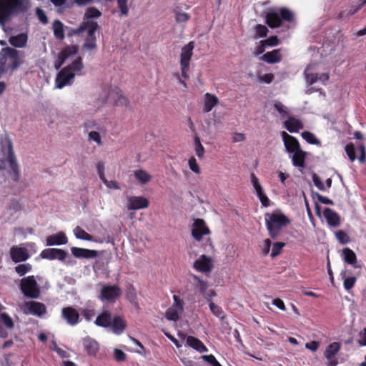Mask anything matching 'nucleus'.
I'll return each mask as SVG.
<instances>
[{
  "label": "nucleus",
  "mask_w": 366,
  "mask_h": 366,
  "mask_svg": "<svg viewBox=\"0 0 366 366\" xmlns=\"http://www.w3.org/2000/svg\"><path fill=\"white\" fill-rule=\"evenodd\" d=\"M30 6V0H0V27L6 31V24L11 18L26 13Z\"/></svg>",
  "instance_id": "1"
},
{
  "label": "nucleus",
  "mask_w": 366,
  "mask_h": 366,
  "mask_svg": "<svg viewBox=\"0 0 366 366\" xmlns=\"http://www.w3.org/2000/svg\"><path fill=\"white\" fill-rule=\"evenodd\" d=\"M6 143V157L4 159H0V183L5 180L6 172L9 173L14 182H18L19 179V169L13 149L12 142L11 140H8Z\"/></svg>",
  "instance_id": "2"
},
{
  "label": "nucleus",
  "mask_w": 366,
  "mask_h": 366,
  "mask_svg": "<svg viewBox=\"0 0 366 366\" xmlns=\"http://www.w3.org/2000/svg\"><path fill=\"white\" fill-rule=\"evenodd\" d=\"M290 223V219L282 213L272 212L265 214L266 227L272 239H276L280 234L282 228Z\"/></svg>",
  "instance_id": "3"
},
{
  "label": "nucleus",
  "mask_w": 366,
  "mask_h": 366,
  "mask_svg": "<svg viewBox=\"0 0 366 366\" xmlns=\"http://www.w3.org/2000/svg\"><path fill=\"white\" fill-rule=\"evenodd\" d=\"M265 23L269 27L275 29L281 26L282 21L292 22L294 14L286 7L280 8L279 12L271 9L265 15Z\"/></svg>",
  "instance_id": "4"
},
{
  "label": "nucleus",
  "mask_w": 366,
  "mask_h": 366,
  "mask_svg": "<svg viewBox=\"0 0 366 366\" xmlns=\"http://www.w3.org/2000/svg\"><path fill=\"white\" fill-rule=\"evenodd\" d=\"M0 62L6 69H17L21 64L19 51L9 46L2 48L0 51Z\"/></svg>",
  "instance_id": "5"
},
{
  "label": "nucleus",
  "mask_w": 366,
  "mask_h": 366,
  "mask_svg": "<svg viewBox=\"0 0 366 366\" xmlns=\"http://www.w3.org/2000/svg\"><path fill=\"white\" fill-rule=\"evenodd\" d=\"M19 288L24 296L36 299L40 296V287L34 277L31 275L20 280Z\"/></svg>",
  "instance_id": "6"
},
{
  "label": "nucleus",
  "mask_w": 366,
  "mask_h": 366,
  "mask_svg": "<svg viewBox=\"0 0 366 366\" xmlns=\"http://www.w3.org/2000/svg\"><path fill=\"white\" fill-rule=\"evenodd\" d=\"M194 48V41H189L182 48L180 54L181 74L184 79L189 78L188 71L189 69V62L193 54L192 51Z\"/></svg>",
  "instance_id": "7"
},
{
  "label": "nucleus",
  "mask_w": 366,
  "mask_h": 366,
  "mask_svg": "<svg viewBox=\"0 0 366 366\" xmlns=\"http://www.w3.org/2000/svg\"><path fill=\"white\" fill-rule=\"evenodd\" d=\"M173 304L165 312V317L170 321L177 322L184 312V302L179 296L173 295Z\"/></svg>",
  "instance_id": "8"
},
{
  "label": "nucleus",
  "mask_w": 366,
  "mask_h": 366,
  "mask_svg": "<svg viewBox=\"0 0 366 366\" xmlns=\"http://www.w3.org/2000/svg\"><path fill=\"white\" fill-rule=\"evenodd\" d=\"M121 295L122 290L118 285H104L100 290L99 298L102 301L114 303L121 297Z\"/></svg>",
  "instance_id": "9"
},
{
  "label": "nucleus",
  "mask_w": 366,
  "mask_h": 366,
  "mask_svg": "<svg viewBox=\"0 0 366 366\" xmlns=\"http://www.w3.org/2000/svg\"><path fill=\"white\" fill-rule=\"evenodd\" d=\"M99 29L98 23L95 21H82L80 26L74 29L72 31L73 34L79 35L83 31H86V38H97L95 33Z\"/></svg>",
  "instance_id": "10"
},
{
  "label": "nucleus",
  "mask_w": 366,
  "mask_h": 366,
  "mask_svg": "<svg viewBox=\"0 0 366 366\" xmlns=\"http://www.w3.org/2000/svg\"><path fill=\"white\" fill-rule=\"evenodd\" d=\"M75 78V74L71 73L67 69L64 67L57 74L55 79V86L58 89L71 85Z\"/></svg>",
  "instance_id": "11"
},
{
  "label": "nucleus",
  "mask_w": 366,
  "mask_h": 366,
  "mask_svg": "<svg viewBox=\"0 0 366 366\" xmlns=\"http://www.w3.org/2000/svg\"><path fill=\"white\" fill-rule=\"evenodd\" d=\"M210 230L202 219H195L192 224V235L194 239L199 242L204 235L209 234Z\"/></svg>",
  "instance_id": "12"
},
{
  "label": "nucleus",
  "mask_w": 366,
  "mask_h": 366,
  "mask_svg": "<svg viewBox=\"0 0 366 366\" xmlns=\"http://www.w3.org/2000/svg\"><path fill=\"white\" fill-rule=\"evenodd\" d=\"M214 264L212 259L205 254L201 255L194 262L193 267L202 273H209L213 269Z\"/></svg>",
  "instance_id": "13"
},
{
  "label": "nucleus",
  "mask_w": 366,
  "mask_h": 366,
  "mask_svg": "<svg viewBox=\"0 0 366 366\" xmlns=\"http://www.w3.org/2000/svg\"><path fill=\"white\" fill-rule=\"evenodd\" d=\"M341 349V345L340 342H334L328 345L326 347L324 356L329 360V366H337L338 365V360L335 357L336 355L339 352Z\"/></svg>",
  "instance_id": "14"
},
{
  "label": "nucleus",
  "mask_w": 366,
  "mask_h": 366,
  "mask_svg": "<svg viewBox=\"0 0 366 366\" xmlns=\"http://www.w3.org/2000/svg\"><path fill=\"white\" fill-rule=\"evenodd\" d=\"M67 256V252L62 249L48 248L41 251L40 257L50 260L59 259L64 261Z\"/></svg>",
  "instance_id": "15"
},
{
  "label": "nucleus",
  "mask_w": 366,
  "mask_h": 366,
  "mask_svg": "<svg viewBox=\"0 0 366 366\" xmlns=\"http://www.w3.org/2000/svg\"><path fill=\"white\" fill-rule=\"evenodd\" d=\"M61 317L71 326H74L79 322V314L72 307H64L61 310Z\"/></svg>",
  "instance_id": "16"
},
{
  "label": "nucleus",
  "mask_w": 366,
  "mask_h": 366,
  "mask_svg": "<svg viewBox=\"0 0 366 366\" xmlns=\"http://www.w3.org/2000/svg\"><path fill=\"white\" fill-rule=\"evenodd\" d=\"M149 200L142 196H131L128 198L127 208L129 210H137L149 207Z\"/></svg>",
  "instance_id": "17"
},
{
  "label": "nucleus",
  "mask_w": 366,
  "mask_h": 366,
  "mask_svg": "<svg viewBox=\"0 0 366 366\" xmlns=\"http://www.w3.org/2000/svg\"><path fill=\"white\" fill-rule=\"evenodd\" d=\"M281 136L288 153H293L301 149L298 140L295 137L288 134L285 131L281 132Z\"/></svg>",
  "instance_id": "18"
},
{
  "label": "nucleus",
  "mask_w": 366,
  "mask_h": 366,
  "mask_svg": "<svg viewBox=\"0 0 366 366\" xmlns=\"http://www.w3.org/2000/svg\"><path fill=\"white\" fill-rule=\"evenodd\" d=\"M25 307L27 310V311L25 312L26 314L41 317L46 313V307L44 304L39 302H27L25 304Z\"/></svg>",
  "instance_id": "19"
},
{
  "label": "nucleus",
  "mask_w": 366,
  "mask_h": 366,
  "mask_svg": "<svg viewBox=\"0 0 366 366\" xmlns=\"http://www.w3.org/2000/svg\"><path fill=\"white\" fill-rule=\"evenodd\" d=\"M10 256L13 262H24L29 258L28 249L25 247L13 246L10 249Z\"/></svg>",
  "instance_id": "20"
},
{
  "label": "nucleus",
  "mask_w": 366,
  "mask_h": 366,
  "mask_svg": "<svg viewBox=\"0 0 366 366\" xmlns=\"http://www.w3.org/2000/svg\"><path fill=\"white\" fill-rule=\"evenodd\" d=\"M71 253L76 258L92 259L98 256V252L96 250L76 247L71 248Z\"/></svg>",
  "instance_id": "21"
},
{
  "label": "nucleus",
  "mask_w": 366,
  "mask_h": 366,
  "mask_svg": "<svg viewBox=\"0 0 366 366\" xmlns=\"http://www.w3.org/2000/svg\"><path fill=\"white\" fill-rule=\"evenodd\" d=\"M323 215L331 227H338L340 224V217L337 212L330 208H325L323 211Z\"/></svg>",
  "instance_id": "22"
},
{
  "label": "nucleus",
  "mask_w": 366,
  "mask_h": 366,
  "mask_svg": "<svg viewBox=\"0 0 366 366\" xmlns=\"http://www.w3.org/2000/svg\"><path fill=\"white\" fill-rule=\"evenodd\" d=\"M260 59L268 64L280 62L282 59L281 49H274L271 51L266 52L260 57Z\"/></svg>",
  "instance_id": "23"
},
{
  "label": "nucleus",
  "mask_w": 366,
  "mask_h": 366,
  "mask_svg": "<svg viewBox=\"0 0 366 366\" xmlns=\"http://www.w3.org/2000/svg\"><path fill=\"white\" fill-rule=\"evenodd\" d=\"M46 245H61L65 244L68 242V239L63 232H59L58 233L52 235H49L46 239Z\"/></svg>",
  "instance_id": "24"
},
{
  "label": "nucleus",
  "mask_w": 366,
  "mask_h": 366,
  "mask_svg": "<svg viewBox=\"0 0 366 366\" xmlns=\"http://www.w3.org/2000/svg\"><path fill=\"white\" fill-rule=\"evenodd\" d=\"M83 345L87 354L91 356H95L99 350L98 342L90 337L83 339Z\"/></svg>",
  "instance_id": "25"
},
{
  "label": "nucleus",
  "mask_w": 366,
  "mask_h": 366,
  "mask_svg": "<svg viewBox=\"0 0 366 366\" xmlns=\"http://www.w3.org/2000/svg\"><path fill=\"white\" fill-rule=\"evenodd\" d=\"M284 127L290 132L295 133L300 129H303L304 125L300 119L293 117H289V118L284 122Z\"/></svg>",
  "instance_id": "26"
},
{
  "label": "nucleus",
  "mask_w": 366,
  "mask_h": 366,
  "mask_svg": "<svg viewBox=\"0 0 366 366\" xmlns=\"http://www.w3.org/2000/svg\"><path fill=\"white\" fill-rule=\"evenodd\" d=\"M292 154V164L296 167L305 168L306 166L305 159L307 157V152L300 149V150L295 152Z\"/></svg>",
  "instance_id": "27"
},
{
  "label": "nucleus",
  "mask_w": 366,
  "mask_h": 366,
  "mask_svg": "<svg viewBox=\"0 0 366 366\" xmlns=\"http://www.w3.org/2000/svg\"><path fill=\"white\" fill-rule=\"evenodd\" d=\"M112 314L109 311L105 310L97 316L95 324L102 327H109L112 325Z\"/></svg>",
  "instance_id": "28"
},
{
  "label": "nucleus",
  "mask_w": 366,
  "mask_h": 366,
  "mask_svg": "<svg viewBox=\"0 0 366 366\" xmlns=\"http://www.w3.org/2000/svg\"><path fill=\"white\" fill-rule=\"evenodd\" d=\"M27 35L24 33H21L16 36H11L9 39V44L14 46L18 48H22L24 47L27 42Z\"/></svg>",
  "instance_id": "29"
},
{
  "label": "nucleus",
  "mask_w": 366,
  "mask_h": 366,
  "mask_svg": "<svg viewBox=\"0 0 366 366\" xmlns=\"http://www.w3.org/2000/svg\"><path fill=\"white\" fill-rule=\"evenodd\" d=\"M187 344L199 352L208 351L207 347L202 343V342L195 337L189 336L187 338Z\"/></svg>",
  "instance_id": "30"
},
{
  "label": "nucleus",
  "mask_w": 366,
  "mask_h": 366,
  "mask_svg": "<svg viewBox=\"0 0 366 366\" xmlns=\"http://www.w3.org/2000/svg\"><path fill=\"white\" fill-rule=\"evenodd\" d=\"M68 71H70L71 73L75 74L76 75H81V70L84 68V64L82 62V58L79 56L76 59H74L71 64L65 66Z\"/></svg>",
  "instance_id": "31"
},
{
  "label": "nucleus",
  "mask_w": 366,
  "mask_h": 366,
  "mask_svg": "<svg viewBox=\"0 0 366 366\" xmlns=\"http://www.w3.org/2000/svg\"><path fill=\"white\" fill-rule=\"evenodd\" d=\"M218 98L215 95L207 93L204 95V112H209L218 104Z\"/></svg>",
  "instance_id": "32"
},
{
  "label": "nucleus",
  "mask_w": 366,
  "mask_h": 366,
  "mask_svg": "<svg viewBox=\"0 0 366 366\" xmlns=\"http://www.w3.org/2000/svg\"><path fill=\"white\" fill-rule=\"evenodd\" d=\"M112 330L116 334H121L123 332L126 327V323L123 319L119 316H114L112 320Z\"/></svg>",
  "instance_id": "33"
},
{
  "label": "nucleus",
  "mask_w": 366,
  "mask_h": 366,
  "mask_svg": "<svg viewBox=\"0 0 366 366\" xmlns=\"http://www.w3.org/2000/svg\"><path fill=\"white\" fill-rule=\"evenodd\" d=\"M134 177L142 184H146L152 179V176L144 169H137L134 172Z\"/></svg>",
  "instance_id": "34"
},
{
  "label": "nucleus",
  "mask_w": 366,
  "mask_h": 366,
  "mask_svg": "<svg viewBox=\"0 0 366 366\" xmlns=\"http://www.w3.org/2000/svg\"><path fill=\"white\" fill-rule=\"evenodd\" d=\"M102 16V12L96 7H88L83 17V21H93L92 19H97Z\"/></svg>",
  "instance_id": "35"
},
{
  "label": "nucleus",
  "mask_w": 366,
  "mask_h": 366,
  "mask_svg": "<svg viewBox=\"0 0 366 366\" xmlns=\"http://www.w3.org/2000/svg\"><path fill=\"white\" fill-rule=\"evenodd\" d=\"M342 256L345 262L351 265H355L357 263V256L353 250L346 247L342 249Z\"/></svg>",
  "instance_id": "36"
},
{
  "label": "nucleus",
  "mask_w": 366,
  "mask_h": 366,
  "mask_svg": "<svg viewBox=\"0 0 366 366\" xmlns=\"http://www.w3.org/2000/svg\"><path fill=\"white\" fill-rule=\"evenodd\" d=\"M346 274H347L346 271H342L340 273V276H341L342 279L343 280L344 288L346 290L349 291L355 286V285L357 282V278L354 276L347 277Z\"/></svg>",
  "instance_id": "37"
},
{
  "label": "nucleus",
  "mask_w": 366,
  "mask_h": 366,
  "mask_svg": "<svg viewBox=\"0 0 366 366\" xmlns=\"http://www.w3.org/2000/svg\"><path fill=\"white\" fill-rule=\"evenodd\" d=\"M53 31L54 36L60 40L64 39V24L59 20H55L53 23Z\"/></svg>",
  "instance_id": "38"
},
{
  "label": "nucleus",
  "mask_w": 366,
  "mask_h": 366,
  "mask_svg": "<svg viewBox=\"0 0 366 366\" xmlns=\"http://www.w3.org/2000/svg\"><path fill=\"white\" fill-rule=\"evenodd\" d=\"M79 51V47L76 45H71L63 49L60 52L59 55L63 57L65 60L68 58L76 55Z\"/></svg>",
  "instance_id": "39"
},
{
  "label": "nucleus",
  "mask_w": 366,
  "mask_h": 366,
  "mask_svg": "<svg viewBox=\"0 0 366 366\" xmlns=\"http://www.w3.org/2000/svg\"><path fill=\"white\" fill-rule=\"evenodd\" d=\"M74 233L77 239L86 240V241H95L94 240L92 236L87 233L86 231H84L81 227L77 226L74 229Z\"/></svg>",
  "instance_id": "40"
},
{
  "label": "nucleus",
  "mask_w": 366,
  "mask_h": 366,
  "mask_svg": "<svg viewBox=\"0 0 366 366\" xmlns=\"http://www.w3.org/2000/svg\"><path fill=\"white\" fill-rule=\"evenodd\" d=\"M117 98L115 99V105L117 106H127L129 103L128 99L122 94V91L119 88H115Z\"/></svg>",
  "instance_id": "41"
},
{
  "label": "nucleus",
  "mask_w": 366,
  "mask_h": 366,
  "mask_svg": "<svg viewBox=\"0 0 366 366\" xmlns=\"http://www.w3.org/2000/svg\"><path fill=\"white\" fill-rule=\"evenodd\" d=\"M194 144L196 155L199 158H202L204 157L205 150H204L203 145L201 143L200 138L198 136H196L194 137Z\"/></svg>",
  "instance_id": "42"
},
{
  "label": "nucleus",
  "mask_w": 366,
  "mask_h": 366,
  "mask_svg": "<svg viewBox=\"0 0 366 366\" xmlns=\"http://www.w3.org/2000/svg\"><path fill=\"white\" fill-rule=\"evenodd\" d=\"M302 137L310 144H320L319 140L315 136L310 132L305 131L302 133Z\"/></svg>",
  "instance_id": "43"
},
{
  "label": "nucleus",
  "mask_w": 366,
  "mask_h": 366,
  "mask_svg": "<svg viewBox=\"0 0 366 366\" xmlns=\"http://www.w3.org/2000/svg\"><path fill=\"white\" fill-rule=\"evenodd\" d=\"M32 267L30 264H21L15 267V271L19 276H24L27 272H30Z\"/></svg>",
  "instance_id": "44"
},
{
  "label": "nucleus",
  "mask_w": 366,
  "mask_h": 366,
  "mask_svg": "<svg viewBox=\"0 0 366 366\" xmlns=\"http://www.w3.org/2000/svg\"><path fill=\"white\" fill-rule=\"evenodd\" d=\"M118 8L120 11V16H127L129 14L128 0H117Z\"/></svg>",
  "instance_id": "45"
},
{
  "label": "nucleus",
  "mask_w": 366,
  "mask_h": 366,
  "mask_svg": "<svg viewBox=\"0 0 366 366\" xmlns=\"http://www.w3.org/2000/svg\"><path fill=\"white\" fill-rule=\"evenodd\" d=\"M337 239L341 244H347L350 242L349 235L343 230H338L335 232Z\"/></svg>",
  "instance_id": "46"
},
{
  "label": "nucleus",
  "mask_w": 366,
  "mask_h": 366,
  "mask_svg": "<svg viewBox=\"0 0 366 366\" xmlns=\"http://www.w3.org/2000/svg\"><path fill=\"white\" fill-rule=\"evenodd\" d=\"M212 313L217 317L224 319V311L222 307L215 305L214 302H210L209 305Z\"/></svg>",
  "instance_id": "47"
},
{
  "label": "nucleus",
  "mask_w": 366,
  "mask_h": 366,
  "mask_svg": "<svg viewBox=\"0 0 366 366\" xmlns=\"http://www.w3.org/2000/svg\"><path fill=\"white\" fill-rule=\"evenodd\" d=\"M97 47V38H86L85 39L84 43L83 44V49L86 50H94Z\"/></svg>",
  "instance_id": "48"
},
{
  "label": "nucleus",
  "mask_w": 366,
  "mask_h": 366,
  "mask_svg": "<svg viewBox=\"0 0 366 366\" xmlns=\"http://www.w3.org/2000/svg\"><path fill=\"white\" fill-rule=\"evenodd\" d=\"M345 152L351 162H354L356 159L355 149L352 143L347 144L345 147Z\"/></svg>",
  "instance_id": "49"
},
{
  "label": "nucleus",
  "mask_w": 366,
  "mask_h": 366,
  "mask_svg": "<svg viewBox=\"0 0 366 366\" xmlns=\"http://www.w3.org/2000/svg\"><path fill=\"white\" fill-rule=\"evenodd\" d=\"M0 320L7 328L12 329L14 327V322L7 313H1L0 315Z\"/></svg>",
  "instance_id": "50"
},
{
  "label": "nucleus",
  "mask_w": 366,
  "mask_h": 366,
  "mask_svg": "<svg viewBox=\"0 0 366 366\" xmlns=\"http://www.w3.org/2000/svg\"><path fill=\"white\" fill-rule=\"evenodd\" d=\"M285 244L284 242H277L274 243L272 245L271 257H275L277 255H279L281 253L282 249L285 247Z\"/></svg>",
  "instance_id": "51"
},
{
  "label": "nucleus",
  "mask_w": 366,
  "mask_h": 366,
  "mask_svg": "<svg viewBox=\"0 0 366 366\" xmlns=\"http://www.w3.org/2000/svg\"><path fill=\"white\" fill-rule=\"evenodd\" d=\"M305 79L307 83L309 85H312L319 79H321V77H319L318 73H307V71H305Z\"/></svg>",
  "instance_id": "52"
},
{
  "label": "nucleus",
  "mask_w": 366,
  "mask_h": 366,
  "mask_svg": "<svg viewBox=\"0 0 366 366\" xmlns=\"http://www.w3.org/2000/svg\"><path fill=\"white\" fill-rule=\"evenodd\" d=\"M268 33V29L262 24H257L255 26V34L258 37H266Z\"/></svg>",
  "instance_id": "53"
},
{
  "label": "nucleus",
  "mask_w": 366,
  "mask_h": 366,
  "mask_svg": "<svg viewBox=\"0 0 366 366\" xmlns=\"http://www.w3.org/2000/svg\"><path fill=\"white\" fill-rule=\"evenodd\" d=\"M251 180L253 187L256 190L257 195L261 194V193L264 192L262 186L259 182L258 178L255 176L254 173L251 174Z\"/></svg>",
  "instance_id": "54"
},
{
  "label": "nucleus",
  "mask_w": 366,
  "mask_h": 366,
  "mask_svg": "<svg viewBox=\"0 0 366 366\" xmlns=\"http://www.w3.org/2000/svg\"><path fill=\"white\" fill-rule=\"evenodd\" d=\"M267 46H275L280 44V40L277 36H271L267 39L262 40Z\"/></svg>",
  "instance_id": "55"
},
{
  "label": "nucleus",
  "mask_w": 366,
  "mask_h": 366,
  "mask_svg": "<svg viewBox=\"0 0 366 366\" xmlns=\"http://www.w3.org/2000/svg\"><path fill=\"white\" fill-rule=\"evenodd\" d=\"M189 169L196 174L200 173L199 167L197 162L196 159L194 157L189 158L188 161Z\"/></svg>",
  "instance_id": "56"
},
{
  "label": "nucleus",
  "mask_w": 366,
  "mask_h": 366,
  "mask_svg": "<svg viewBox=\"0 0 366 366\" xmlns=\"http://www.w3.org/2000/svg\"><path fill=\"white\" fill-rule=\"evenodd\" d=\"M89 139L90 141H94L97 143L98 145H102V142L99 132L95 131H92L89 133Z\"/></svg>",
  "instance_id": "57"
},
{
  "label": "nucleus",
  "mask_w": 366,
  "mask_h": 366,
  "mask_svg": "<svg viewBox=\"0 0 366 366\" xmlns=\"http://www.w3.org/2000/svg\"><path fill=\"white\" fill-rule=\"evenodd\" d=\"M36 14L39 20L42 24H46L48 23V18H47L45 12L44 11V10H42L40 8H36Z\"/></svg>",
  "instance_id": "58"
},
{
  "label": "nucleus",
  "mask_w": 366,
  "mask_h": 366,
  "mask_svg": "<svg viewBox=\"0 0 366 366\" xmlns=\"http://www.w3.org/2000/svg\"><path fill=\"white\" fill-rule=\"evenodd\" d=\"M190 16L185 12H177L175 16L176 21L178 23L186 22L189 19Z\"/></svg>",
  "instance_id": "59"
},
{
  "label": "nucleus",
  "mask_w": 366,
  "mask_h": 366,
  "mask_svg": "<svg viewBox=\"0 0 366 366\" xmlns=\"http://www.w3.org/2000/svg\"><path fill=\"white\" fill-rule=\"evenodd\" d=\"M271 245H272V242L269 239H266L264 241L262 245L261 246L262 254L264 256H267L269 254V252L270 251Z\"/></svg>",
  "instance_id": "60"
},
{
  "label": "nucleus",
  "mask_w": 366,
  "mask_h": 366,
  "mask_svg": "<svg viewBox=\"0 0 366 366\" xmlns=\"http://www.w3.org/2000/svg\"><path fill=\"white\" fill-rule=\"evenodd\" d=\"M312 181L315 184V185L321 191L325 190V187L320 178L316 174H314L312 175Z\"/></svg>",
  "instance_id": "61"
},
{
  "label": "nucleus",
  "mask_w": 366,
  "mask_h": 366,
  "mask_svg": "<svg viewBox=\"0 0 366 366\" xmlns=\"http://www.w3.org/2000/svg\"><path fill=\"white\" fill-rule=\"evenodd\" d=\"M114 359L118 362H123L126 360V354L119 349H115L114 352Z\"/></svg>",
  "instance_id": "62"
},
{
  "label": "nucleus",
  "mask_w": 366,
  "mask_h": 366,
  "mask_svg": "<svg viewBox=\"0 0 366 366\" xmlns=\"http://www.w3.org/2000/svg\"><path fill=\"white\" fill-rule=\"evenodd\" d=\"M366 4V0L360 4V5L357 7L352 6L350 10L347 11L346 17L350 18L351 16L357 13L362 6Z\"/></svg>",
  "instance_id": "63"
},
{
  "label": "nucleus",
  "mask_w": 366,
  "mask_h": 366,
  "mask_svg": "<svg viewBox=\"0 0 366 366\" xmlns=\"http://www.w3.org/2000/svg\"><path fill=\"white\" fill-rule=\"evenodd\" d=\"M274 107L282 117L287 114L286 107L281 102H276Z\"/></svg>",
  "instance_id": "64"
}]
</instances>
